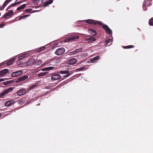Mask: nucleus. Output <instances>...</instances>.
<instances>
[{
  "label": "nucleus",
  "instance_id": "nucleus-38",
  "mask_svg": "<svg viewBox=\"0 0 153 153\" xmlns=\"http://www.w3.org/2000/svg\"><path fill=\"white\" fill-rule=\"evenodd\" d=\"M32 10V9L30 8H28L25 10V11L26 12H30Z\"/></svg>",
  "mask_w": 153,
  "mask_h": 153
},
{
  "label": "nucleus",
  "instance_id": "nucleus-44",
  "mask_svg": "<svg viewBox=\"0 0 153 153\" xmlns=\"http://www.w3.org/2000/svg\"><path fill=\"white\" fill-rule=\"evenodd\" d=\"M4 26V24L3 23H2L0 25V28Z\"/></svg>",
  "mask_w": 153,
  "mask_h": 153
},
{
  "label": "nucleus",
  "instance_id": "nucleus-51",
  "mask_svg": "<svg viewBox=\"0 0 153 153\" xmlns=\"http://www.w3.org/2000/svg\"><path fill=\"white\" fill-rule=\"evenodd\" d=\"M27 103H28V104H29V103H30V102H28Z\"/></svg>",
  "mask_w": 153,
  "mask_h": 153
},
{
  "label": "nucleus",
  "instance_id": "nucleus-21",
  "mask_svg": "<svg viewBox=\"0 0 153 153\" xmlns=\"http://www.w3.org/2000/svg\"><path fill=\"white\" fill-rule=\"evenodd\" d=\"M48 73V72H42L39 74H38V76H45Z\"/></svg>",
  "mask_w": 153,
  "mask_h": 153
},
{
  "label": "nucleus",
  "instance_id": "nucleus-9",
  "mask_svg": "<svg viewBox=\"0 0 153 153\" xmlns=\"http://www.w3.org/2000/svg\"><path fill=\"white\" fill-rule=\"evenodd\" d=\"M102 26V28L105 30L107 33L109 34H110L112 33V31L111 30L107 25L103 24Z\"/></svg>",
  "mask_w": 153,
  "mask_h": 153
},
{
  "label": "nucleus",
  "instance_id": "nucleus-13",
  "mask_svg": "<svg viewBox=\"0 0 153 153\" xmlns=\"http://www.w3.org/2000/svg\"><path fill=\"white\" fill-rule=\"evenodd\" d=\"M9 71L7 69H5L0 71V77L6 74Z\"/></svg>",
  "mask_w": 153,
  "mask_h": 153
},
{
  "label": "nucleus",
  "instance_id": "nucleus-37",
  "mask_svg": "<svg viewBox=\"0 0 153 153\" xmlns=\"http://www.w3.org/2000/svg\"><path fill=\"white\" fill-rule=\"evenodd\" d=\"M88 56V54L87 53H83L82 55V56L83 57H85Z\"/></svg>",
  "mask_w": 153,
  "mask_h": 153
},
{
  "label": "nucleus",
  "instance_id": "nucleus-8",
  "mask_svg": "<svg viewBox=\"0 0 153 153\" xmlns=\"http://www.w3.org/2000/svg\"><path fill=\"white\" fill-rule=\"evenodd\" d=\"M23 73V71L22 70L16 71L15 72H13L11 74V76L12 77H16L20 75Z\"/></svg>",
  "mask_w": 153,
  "mask_h": 153
},
{
  "label": "nucleus",
  "instance_id": "nucleus-33",
  "mask_svg": "<svg viewBox=\"0 0 153 153\" xmlns=\"http://www.w3.org/2000/svg\"><path fill=\"white\" fill-rule=\"evenodd\" d=\"M42 61L41 60H38L37 62H36V64L37 65H40L42 63Z\"/></svg>",
  "mask_w": 153,
  "mask_h": 153
},
{
  "label": "nucleus",
  "instance_id": "nucleus-41",
  "mask_svg": "<svg viewBox=\"0 0 153 153\" xmlns=\"http://www.w3.org/2000/svg\"><path fill=\"white\" fill-rule=\"evenodd\" d=\"M5 64V62H3L1 63H0V67H1L2 66L4 65Z\"/></svg>",
  "mask_w": 153,
  "mask_h": 153
},
{
  "label": "nucleus",
  "instance_id": "nucleus-5",
  "mask_svg": "<svg viewBox=\"0 0 153 153\" xmlns=\"http://www.w3.org/2000/svg\"><path fill=\"white\" fill-rule=\"evenodd\" d=\"M28 77V75H24L17 79L16 82L17 83H19L20 82L24 81L27 79Z\"/></svg>",
  "mask_w": 153,
  "mask_h": 153
},
{
  "label": "nucleus",
  "instance_id": "nucleus-28",
  "mask_svg": "<svg viewBox=\"0 0 153 153\" xmlns=\"http://www.w3.org/2000/svg\"><path fill=\"white\" fill-rule=\"evenodd\" d=\"M26 54H23L21 55L19 57L18 59L19 60H21L23 59V58L25 57L26 56Z\"/></svg>",
  "mask_w": 153,
  "mask_h": 153
},
{
  "label": "nucleus",
  "instance_id": "nucleus-34",
  "mask_svg": "<svg viewBox=\"0 0 153 153\" xmlns=\"http://www.w3.org/2000/svg\"><path fill=\"white\" fill-rule=\"evenodd\" d=\"M47 71H49L50 70H52L54 68V67H46Z\"/></svg>",
  "mask_w": 153,
  "mask_h": 153
},
{
  "label": "nucleus",
  "instance_id": "nucleus-16",
  "mask_svg": "<svg viewBox=\"0 0 153 153\" xmlns=\"http://www.w3.org/2000/svg\"><path fill=\"white\" fill-rule=\"evenodd\" d=\"M149 3V0H146L145 1L143 4V9L144 10H146V6H149V5H148V3Z\"/></svg>",
  "mask_w": 153,
  "mask_h": 153
},
{
  "label": "nucleus",
  "instance_id": "nucleus-15",
  "mask_svg": "<svg viewBox=\"0 0 153 153\" xmlns=\"http://www.w3.org/2000/svg\"><path fill=\"white\" fill-rule=\"evenodd\" d=\"M14 103V101L13 100H10L7 101L5 104V105L7 107H9L11 106L12 104Z\"/></svg>",
  "mask_w": 153,
  "mask_h": 153
},
{
  "label": "nucleus",
  "instance_id": "nucleus-11",
  "mask_svg": "<svg viewBox=\"0 0 153 153\" xmlns=\"http://www.w3.org/2000/svg\"><path fill=\"white\" fill-rule=\"evenodd\" d=\"M96 40V39L93 37L91 36L88 38H87L85 40V41L90 43H91L95 41Z\"/></svg>",
  "mask_w": 153,
  "mask_h": 153
},
{
  "label": "nucleus",
  "instance_id": "nucleus-19",
  "mask_svg": "<svg viewBox=\"0 0 153 153\" xmlns=\"http://www.w3.org/2000/svg\"><path fill=\"white\" fill-rule=\"evenodd\" d=\"M53 2V0H49L48 1H46L45 2L43 6L46 7L48 6V5H49L51 3H52Z\"/></svg>",
  "mask_w": 153,
  "mask_h": 153
},
{
  "label": "nucleus",
  "instance_id": "nucleus-4",
  "mask_svg": "<svg viewBox=\"0 0 153 153\" xmlns=\"http://www.w3.org/2000/svg\"><path fill=\"white\" fill-rule=\"evenodd\" d=\"M79 38V37L77 35L73 36L71 37H70L68 38L65 39L64 40V42H69L70 41H73L75 39H78Z\"/></svg>",
  "mask_w": 153,
  "mask_h": 153
},
{
  "label": "nucleus",
  "instance_id": "nucleus-39",
  "mask_svg": "<svg viewBox=\"0 0 153 153\" xmlns=\"http://www.w3.org/2000/svg\"><path fill=\"white\" fill-rule=\"evenodd\" d=\"M17 5V4L16 3H16H13L11 4L10 5L11 6V7H13V6H16Z\"/></svg>",
  "mask_w": 153,
  "mask_h": 153
},
{
  "label": "nucleus",
  "instance_id": "nucleus-22",
  "mask_svg": "<svg viewBox=\"0 0 153 153\" xmlns=\"http://www.w3.org/2000/svg\"><path fill=\"white\" fill-rule=\"evenodd\" d=\"M26 4H23L20 6L18 7L17 9V10H20L23 9L26 6Z\"/></svg>",
  "mask_w": 153,
  "mask_h": 153
},
{
  "label": "nucleus",
  "instance_id": "nucleus-52",
  "mask_svg": "<svg viewBox=\"0 0 153 153\" xmlns=\"http://www.w3.org/2000/svg\"><path fill=\"white\" fill-rule=\"evenodd\" d=\"M40 105V104H38L37 105Z\"/></svg>",
  "mask_w": 153,
  "mask_h": 153
},
{
  "label": "nucleus",
  "instance_id": "nucleus-25",
  "mask_svg": "<svg viewBox=\"0 0 153 153\" xmlns=\"http://www.w3.org/2000/svg\"><path fill=\"white\" fill-rule=\"evenodd\" d=\"M88 31L90 33H93L94 34H93V36H94L96 34V33L95 31V30H93L91 29H89L88 30Z\"/></svg>",
  "mask_w": 153,
  "mask_h": 153
},
{
  "label": "nucleus",
  "instance_id": "nucleus-35",
  "mask_svg": "<svg viewBox=\"0 0 153 153\" xmlns=\"http://www.w3.org/2000/svg\"><path fill=\"white\" fill-rule=\"evenodd\" d=\"M50 63V61H48V62L42 64V66H45V65L47 66V65H48L47 64L48 63Z\"/></svg>",
  "mask_w": 153,
  "mask_h": 153
},
{
  "label": "nucleus",
  "instance_id": "nucleus-46",
  "mask_svg": "<svg viewBox=\"0 0 153 153\" xmlns=\"http://www.w3.org/2000/svg\"><path fill=\"white\" fill-rule=\"evenodd\" d=\"M34 86H31L30 87L29 89L30 90L34 88Z\"/></svg>",
  "mask_w": 153,
  "mask_h": 153
},
{
  "label": "nucleus",
  "instance_id": "nucleus-18",
  "mask_svg": "<svg viewBox=\"0 0 153 153\" xmlns=\"http://www.w3.org/2000/svg\"><path fill=\"white\" fill-rule=\"evenodd\" d=\"M100 59V57L99 56H97L91 59V63H94L97 60Z\"/></svg>",
  "mask_w": 153,
  "mask_h": 153
},
{
  "label": "nucleus",
  "instance_id": "nucleus-7",
  "mask_svg": "<svg viewBox=\"0 0 153 153\" xmlns=\"http://www.w3.org/2000/svg\"><path fill=\"white\" fill-rule=\"evenodd\" d=\"M86 22L88 23H91L94 25H100L102 24V22L99 21H96L91 19H88L86 20Z\"/></svg>",
  "mask_w": 153,
  "mask_h": 153
},
{
  "label": "nucleus",
  "instance_id": "nucleus-27",
  "mask_svg": "<svg viewBox=\"0 0 153 153\" xmlns=\"http://www.w3.org/2000/svg\"><path fill=\"white\" fill-rule=\"evenodd\" d=\"M45 46H42V47L40 48L39 49H38L37 50V51L38 52H40L44 50H45Z\"/></svg>",
  "mask_w": 153,
  "mask_h": 153
},
{
  "label": "nucleus",
  "instance_id": "nucleus-2",
  "mask_svg": "<svg viewBox=\"0 0 153 153\" xmlns=\"http://www.w3.org/2000/svg\"><path fill=\"white\" fill-rule=\"evenodd\" d=\"M65 49L63 48H60L57 49L55 52V53L58 55H61L62 54L65 52Z\"/></svg>",
  "mask_w": 153,
  "mask_h": 153
},
{
  "label": "nucleus",
  "instance_id": "nucleus-48",
  "mask_svg": "<svg viewBox=\"0 0 153 153\" xmlns=\"http://www.w3.org/2000/svg\"><path fill=\"white\" fill-rule=\"evenodd\" d=\"M23 18H24L23 16H21L19 17V20H20Z\"/></svg>",
  "mask_w": 153,
  "mask_h": 153
},
{
  "label": "nucleus",
  "instance_id": "nucleus-29",
  "mask_svg": "<svg viewBox=\"0 0 153 153\" xmlns=\"http://www.w3.org/2000/svg\"><path fill=\"white\" fill-rule=\"evenodd\" d=\"M60 73L62 74H68L69 73V72L68 71H60Z\"/></svg>",
  "mask_w": 153,
  "mask_h": 153
},
{
  "label": "nucleus",
  "instance_id": "nucleus-40",
  "mask_svg": "<svg viewBox=\"0 0 153 153\" xmlns=\"http://www.w3.org/2000/svg\"><path fill=\"white\" fill-rule=\"evenodd\" d=\"M71 74H70L68 73L67 74V75L64 76V77H65V78H66L69 76Z\"/></svg>",
  "mask_w": 153,
  "mask_h": 153
},
{
  "label": "nucleus",
  "instance_id": "nucleus-10",
  "mask_svg": "<svg viewBox=\"0 0 153 153\" xmlns=\"http://www.w3.org/2000/svg\"><path fill=\"white\" fill-rule=\"evenodd\" d=\"M77 61V60L74 58H71L69 59L67 61V63L71 65H72L75 64Z\"/></svg>",
  "mask_w": 153,
  "mask_h": 153
},
{
  "label": "nucleus",
  "instance_id": "nucleus-36",
  "mask_svg": "<svg viewBox=\"0 0 153 153\" xmlns=\"http://www.w3.org/2000/svg\"><path fill=\"white\" fill-rule=\"evenodd\" d=\"M133 46L132 45H128L127 46H126L125 47L124 46V48H133Z\"/></svg>",
  "mask_w": 153,
  "mask_h": 153
},
{
  "label": "nucleus",
  "instance_id": "nucleus-1",
  "mask_svg": "<svg viewBox=\"0 0 153 153\" xmlns=\"http://www.w3.org/2000/svg\"><path fill=\"white\" fill-rule=\"evenodd\" d=\"M13 90V87H10L6 89L0 94V98H2L3 96L6 95L8 93L11 92Z\"/></svg>",
  "mask_w": 153,
  "mask_h": 153
},
{
  "label": "nucleus",
  "instance_id": "nucleus-3",
  "mask_svg": "<svg viewBox=\"0 0 153 153\" xmlns=\"http://www.w3.org/2000/svg\"><path fill=\"white\" fill-rule=\"evenodd\" d=\"M61 75L58 74H53L51 76V79L52 81H55L60 79L61 78Z\"/></svg>",
  "mask_w": 153,
  "mask_h": 153
},
{
  "label": "nucleus",
  "instance_id": "nucleus-47",
  "mask_svg": "<svg viewBox=\"0 0 153 153\" xmlns=\"http://www.w3.org/2000/svg\"><path fill=\"white\" fill-rule=\"evenodd\" d=\"M21 2H22L21 1H19L16 2L17 5L20 4V3H21Z\"/></svg>",
  "mask_w": 153,
  "mask_h": 153
},
{
  "label": "nucleus",
  "instance_id": "nucleus-31",
  "mask_svg": "<svg viewBox=\"0 0 153 153\" xmlns=\"http://www.w3.org/2000/svg\"><path fill=\"white\" fill-rule=\"evenodd\" d=\"M75 54H76V53H75V51L72 52H69L68 53V55L70 56L74 55Z\"/></svg>",
  "mask_w": 153,
  "mask_h": 153
},
{
  "label": "nucleus",
  "instance_id": "nucleus-49",
  "mask_svg": "<svg viewBox=\"0 0 153 153\" xmlns=\"http://www.w3.org/2000/svg\"><path fill=\"white\" fill-rule=\"evenodd\" d=\"M10 113H9V114H6L5 115V116H7V115H10Z\"/></svg>",
  "mask_w": 153,
  "mask_h": 153
},
{
  "label": "nucleus",
  "instance_id": "nucleus-14",
  "mask_svg": "<svg viewBox=\"0 0 153 153\" xmlns=\"http://www.w3.org/2000/svg\"><path fill=\"white\" fill-rule=\"evenodd\" d=\"M13 12L12 10H10L8 12L6 13L4 15V17L6 18L7 17L11 15H13Z\"/></svg>",
  "mask_w": 153,
  "mask_h": 153
},
{
  "label": "nucleus",
  "instance_id": "nucleus-32",
  "mask_svg": "<svg viewBox=\"0 0 153 153\" xmlns=\"http://www.w3.org/2000/svg\"><path fill=\"white\" fill-rule=\"evenodd\" d=\"M77 71H84L85 70L84 67H81L80 68L76 69Z\"/></svg>",
  "mask_w": 153,
  "mask_h": 153
},
{
  "label": "nucleus",
  "instance_id": "nucleus-12",
  "mask_svg": "<svg viewBox=\"0 0 153 153\" xmlns=\"http://www.w3.org/2000/svg\"><path fill=\"white\" fill-rule=\"evenodd\" d=\"M11 1V0H6L3 4L2 6L0 7V10H2L4 9V8Z\"/></svg>",
  "mask_w": 153,
  "mask_h": 153
},
{
  "label": "nucleus",
  "instance_id": "nucleus-45",
  "mask_svg": "<svg viewBox=\"0 0 153 153\" xmlns=\"http://www.w3.org/2000/svg\"><path fill=\"white\" fill-rule=\"evenodd\" d=\"M4 79L2 78L0 79V82L4 81Z\"/></svg>",
  "mask_w": 153,
  "mask_h": 153
},
{
  "label": "nucleus",
  "instance_id": "nucleus-23",
  "mask_svg": "<svg viewBox=\"0 0 153 153\" xmlns=\"http://www.w3.org/2000/svg\"><path fill=\"white\" fill-rule=\"evenodd\" d=\"M15 59H12L10 61H8L7 63V65H11L13 62L14 61Z\"/></svg>",
  "mask_w": 153,
  "mask_h": 153
},
{
  "label": "nucleus",
  "instance_id": "nucleus-6",
  "mask_svg": "<svg viewBox=\"0 0 153 153\" xmlns=\"http://www.w3.org/2000/svg\"><path fill=\"white\" fill-rule=\"evenodd\" d=\"M27 91L26 89L22 88L17 92V94L18 96H21L26 94Z\"/></svg>",
  "mask_w": 153,
  "mask_h": 153
},
{
  "label": "nucleus",
  "instance_id": "nucleus-17",
  "mask_svg": "<svg viewBox=\"0 0 153 153\" xmlns=\"http://www.w3.org/2000/svg\"><path fill=\"white\" fill-rule=\"evenodd\" d=\"M35 62V60L34 59H31L27 62V65L28 66L32 65L34 64Z\"/></svg>",
  "mask_w": 153,
  "mask_h": 153
},
{
  "label": "nucleus",
  "instance_id": "nucleus-30",
  "mask_svg": "<svg viewBox=\"0 0 153 153\" xmlns=\"http://www.w3.org/2000/svg\"><path fill=\"white\" fill-rule=\"evenodd\" d=\"M149 24L150 25L153 26V19H151L149 21Z\"/></svg>",
  "mask_w": 153,
  "mask_h": 153
},
{
  "label": "nucleus",
  "instance_id": "nucleus-26",
  "mask_svg": "<svg viewBox=\"0 0 153 153\" xmlns=\"http://www.w3.org/2000/svg\"><path fill=\"white\" fill-rule=\"evenodd\" d=\"M82 50V49L81 48H80L77 49H76L75 51L76 54L79 53V52L81 51Z\"/></svg>",
  "mask_w": 153,
  "mask_h": 153
},
{
  "label": "nucleus",
  "instance_id": "nucleus-43",
  "mask_svg": "<svg viewBox=\"0 0 153 153\" xmlns=\"http://www.w3.org/2000/svg\"><path fill=\"white\" fill-rule=\"evenodd\" d=\"M41 70L42 71H47V68H42V69H41Z\"/></svg>",
  "mask_w": 153,
  "mask_h": 153
},
{
  "label": "nucleus",
  "instance_id": "nucleus-50",
  "mask_svg": "<svg viewBox=\"0 0 153 153\" xmlns=\"http://www.w3.org/2000/svg\"><path fill=\"white\" fill-rule=\"evenodd\" d=\"M2 115V114H1V113H0V117Z\"/></svg>",
  "mask_w": 153,
  "mask_h": 153
},
{
  "label": "nucleus",
  "instance_id": "nucleus-24",
  "mask_svg": "<svg viewBox=\"0 0 153 153\" xmlns=\"http://www.w3.org/2000/svg\"><path fill=\"white\" fill-rule=\"evenodd\" d=\"M13 82V80L9 81L6 82H4L3 84L4 85H8Z\"/></svg>",
  "mask_w": 153,
  "mask_h": 153
},
{
  "label": "nucleus",
  "instance_id": "nucleus-53",
  "mask_svg": "<svg viewBox=\"0 0 153 153\" xmlns=\"http://www.w3.org/2000/svg\"><path fill=\"white\" fill-rule=\"evenodd\" d=\"M24 0V1H26V0Z\"/></svg>",
  "mask_w": 153,
  "mask_h": 153
},
{
  "label": "nucleus",
  "instance_id": "nucleus-20",
  "mask_svg": "<svg viewBox=\"0 0 153 153\" xmlns=\"http://www.w3.org/2000/svg\"><path fill=\"white\" fill-rule=\"evenodd\" d=\"M111 39H109L106 41L105 44L108 46H110L112 43Z\"/></svg>",
  "mask_w": 153,
  "mask_h": 153
},
{
  "label": "nucleus",
  "instance_id": "nucleus-42",
  "mask_svg": "<svg viewBox=\"0 0 153 153\" xmlns=\"http://www.w3.org/2000/svg\"><path fill=\"white\" fill-rule=\"evenodd\" d=\"M29 16H30V15L29 14H26V15H25L24 16H23V18H25V17H27Z\"/></svg>",
  "mask_w": 153,
  "mask_h": 153
}]
</instances>
